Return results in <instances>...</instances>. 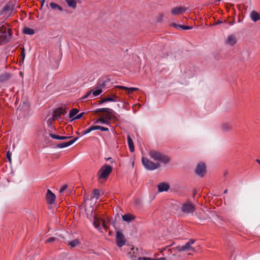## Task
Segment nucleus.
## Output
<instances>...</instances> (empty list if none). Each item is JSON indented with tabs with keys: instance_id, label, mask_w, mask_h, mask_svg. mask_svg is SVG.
I'll list each match as a JSON object with an SVG mask.
<instances>
[{
	"instance_id": "1",
	"label": "nucleus",
	"mask_w": 260,
	"mask_h": 260,
	"mask_svg": "<svg viewBox=\"0 0 260 260\" xmlns=\"http://www.w3.org/2000/svg\"><path fill=\"white\" fill-rule=\"evenodd\" d=\"M150 155L153 160L158 161L164 164H167L170 161V159L168 156L157 151H151Z\"/></svg>"
},
{
	"instance_id": "2",
	"label": "nucleus",
	"mask_w": 260,
	"mask_h": 260,
	"mask_svg": "<svg viewBox=\"0 0 260 260\" xmlns=\"http://www.w3.org/2000/svg\"><path fill=\"white\" fill-rule=\"evenodd\" d=\"M112 168L111 166L104 165L102 166L97 173V176L99 179H106L111 173Z\"/></svg>"
},
{
	"instance_id": "3",
	"label": "nucleus",
	"mask_w": 260,
	"mask_h": 260,
	"mask_svg": "<svg viewBox=\"0 0 260 260\" xmlns=\"http://www.w3.org/2000/svg\"><path fill=\"white\" fill-rule=\"evenodd\" d=\"M11 32L10 29L7 30L6 27L0 28V42L3 44H6L11 38Z\"/></svg>"
},
{
	"instance_id": "4",
	"label": "nucleus",
	"mask_w": 260,
	"mask_h": 260,
	"mask_svg": "<svg viewBox=\"0 0 260 260\" xmlns=\"http://www.w3.org/2000/svg\"><path fill=\"white\" fill-rule=\"evenodd\" d=\"M142 161L144 167L148 170H154L159 167V163H154L144 157L142 158Z\"/></svg>"
},
{
	"instance_id": "5",
	"label": "nucleus",
	"mask_w": 260,
	"mask_h": 260,
	"mask_svg": "<svg viewBox=\"0 0 260 260\" xmlns=\"http://www.w3.org/2000/svg\"><path fill=\"white\" fill-rule=\"evenodd\" d=\"M195 210L196 208L194 205L189 202L182 204L181 206L182 212L187 214H192Z\"/></svg>"
},
{
	"instance_id": "6",
	"label": "nucleus",
	"mask_w": 260,
	"mask_h": 260,
	"mask_svg": "<svg viewBox=\"0 0 260 260\" xmlns=\"http://www.w3.org/2000/svg\"><path fill=\"white\" fill-rule=\"evenodd\" d=\"M116 239L117 245L119 247H121L123 245H124L125 243V241L122 230H117Z\"/></svg>"
},
{
	"instance_id": "7",
	"label": "nucleus",
	"mask_w": 260,
	"mask_h": 260,
	"mask_svg": "<svg viewBox=\"0 0 260 260\" xmlns=\"http://www.w3.org/2000/svg\"><path fill=\"white\" fill-rule=\"evenodd\" d=\"M206 170L205 164L203 162H200L197 164L195 169V173L198 176L202 177L206 172Z\"/></svg>"
},
{
	"instance_id": "8",
	"label": "nucleus",
	"mask_w": 260,
	"mask_h": 260,
	"mask_svg": "<svg viewBox=\"0 0 260 260\" xmlns=\"http://www.w3.org/2000/svg\"><path fill=\"white\" fill-rule=\"evenodd\" d=\"M78 139V137H76L68 142L59 143L57 145L56 147L58 148H63L69 147L74 144Z\"/></svg>"
},
{
	"instance_id": "9",
	"label": "nucleus",
	"mask_w": 260,
	"mask_h": 260,
	"mask_svg": "<svg viewBox=\"0 0 260 260\" xmlns=\"http://www.w3.org/2000/svg\"><path fill=\"white\" fill-rule=\"evenodd\" d=\"M56 197L55 194L51 192L50 189L47 190L46 194V200L49 204H53L55 200Z\"/></svg>"
},
{
	"instance_id": "10",
	"label": "nucleus",
	"mask_w": 260,
	"mask_h": 260,
	"mask_svg": "<svg viewBox=\"0 0 260 260\" xmlns=\"http://www.w3.org/2000/svg\"><path fill=\"white\" fill-rule=\"evenodd\" d=\"M237 42V40L235 36L233 35H229L226 39L225 40V43L226 45L230 46H233Z\"/></svg>"
},
{
	"instance_id": "11",
	"label": "nucleus",
	"mask_w": 260,
	"mask_h": 260,
	"mask_svg": "<svg viewBox=\"0 0 260 260\" xmlns=\"http://www.w3.org/2000/svg\"><path fill=\"white\" fill-rule=\"evenodd\" d=\"M157 187L158 191L160 192L167 191L170 188V185L169 184L165 182L160 183L158 185Z\"/></svg>"
},
{
	"instance_id": "12",
	"label": "nucleus",
	"mask_w": 260,
	"mask_h": 260,
	"mask_svg": "<svg viewBox=\"0 0 260 260\" xmlns=\"http://www.w3.org/2000/svg\"><path fill=\"white\" fill-rule=\"evenodd\" d=\"M232 127V125L229 123H223L221 125V131L226 133L231 131Z\"/></svg>"
},
{
	"instance_id": "13",
	"label": "nucleus",
	"mask_w": 260,
	"mask_h": 260,
	"mask_svg": "<svg viewBox=\"0 0 260 260\" xmlns=\"http://www.w3.org/2000/svg\"><path fill=\"white\" fill-rule=\"evenodd\" d=\"M185 10L186 9L183 7H176L171 10V13L174 15H176L180 13H182L185 12Z\"/></svg>"
},
{
	"instance_id": "14",
	"label": "nucleus",
	"mask_w": 260,
	"mask_h": 260,
	"mask_svg": "<svg viewBox=\"0 0 260 260\" xmlns=\"http://www.w3.org/2000/svg\"><path fill=\"white\" fill-rule=\"evenodd\" d=\"M14 7V5L12 4L11 3H9L6 4L3 8L1 14H3L10 10H13Z\"/></svg>"
},
{
	"instance_id": "15",
	"label": "nucleus",
	"mask_w": 260,
	"mask_h": 260,
	"mask_svg": "<svg viewBox=\"0 0 260 260\" xmlns=\"http://www.w3.org/2000/svg\"><path fill=\"white\" fill-rule=\"evenodd\" d=\"M106 119H104V118H100L98 119H97L95 121V123H98L99 122H101L102 123H104L106 125H110V117L108 115H106Z\"/></svg>"
},
{
	"instance_id": "16",
	"label": "nucleus",
	"mask_w": 260,
	"mask_h": 260,
	"mask_svg": "<svg viewBox=\"0 0 260 260\" xmlns=\"http://www.w3.org/2000/svg\"><path fill=\"white\" fill-rule=\"evenodd\" d=\"M250 18L252 21L256 22L260 20V14L255 11H253L250 13Z\"/></svg>"
},
{
	"instance_id": "17",
	"label": "nucleus",
	"mask_w": 260,
	"mask_h": 260,
	"mask_svg": "<svg viewBox=\"0 0 260 260\" xmlns=\"http://www.w3.org/2000/svg\"><path fill=\"white\" fill-rule=\"evenodd\" d=\"M127 142H128L129 151L131 152H133L135 150V147H134L133 139L129 135L127 136Z\"/></svg>"
},
{
	"instance_id": "18",
	"label": "nucleus",
	"mask_w": 260,
	"mask_h": 260,
	"mask_svg": "<svg viewBox=\"0 0 260 260\" xmlns=\"http://www.w3.org/2000/svg\"><path fill=\"white\" fill-rule=\"evenodd\" d=\"M122 218L124 221L130 222L135 219V216L130 214H126L122 216Z\"/></svg>"
},
{
	"instance_id": "19",
	"label": "nucleus",
	"mask_w": 260,
	"mask_h": 260,
	"mask_svg": "<svg viewBox=\"0 0 260 260\" xmlns=\"http://www.w3.org/2000/svg\"><path fill=\"white\" fill-rule=\"evenodd\" d=\"M11 77L10 73H6L0 75V82H4L8 80Z\"/></svg>"
},
{
	"instance_id": "20",
	"label": "nucleus",
	"mask_w": 260,
	"mask_h": 260,
	"mask_svg": "<svg viewBox=\"0 0 260 260\" xmlns=\"http://www.w3.org/2000/svg\"><path fill=\"white\" fill-rule=\"evenodd\" d=\"M184 251H187L188 250L194 251L195 249L192 247L188 243V242L184 244V245H182V248L181 249Z\"/></svg>"
},
{
	"instance_id": "21",
	"label": "nucleus",
	"mask_w": 260,
	"mask_h": 260,
	"mask_svg": "<svg viewBox=\"0 0 260 260\" xmlns=\"http://www.w3.org/2000/svg\"><path fill=\"white\" fill-rule=\"evenodd\" d=\"M118 87L119 88H120V89H124V90H127V93L128 94H129V93H132L133 91H137V90H139V88H136V87H130V88H128V87H125V86H119Z\"/></svg>"
},
{
	"instance_id": "22",
	"label": "nucleus",
	"mask_w": 260,
	"mask_h": 260,
	"mask_svg": "<svg viewBox=\"0 0 260 260\" xmlns=\"http://www.w3.org/2000/svg\"><path fill=\"white\" fill-rule=\"evenodd\" d=\"M23 32L26 35H32L35 34V30L29 27H24L23 30Z\"/></svg>"
},
{
	"instance_id": "23",
	"label": "nucleus",
	"mask_w": 260,
	"mask_h": 260,
	"mask_svg": "<svg viewBox=\"0 0 260 260\" xmlns=\"http://www.w3.org/2000/svg\"><path fill=\"white\" fill-rule=\"evenodd\" d=\"M117 97L116 95H113V97H109L103 100L100 104H102L105 102H115L117 101Z\"/></svg>"
},
{
	"instance_id": "24",
	"label": "nucleus",
	"mask_w": 260,
	"mask_h": 260,
	"mask_svg": "<svg viewBox=\"0 0 260 260\" xmlns=\"http://www.w3.org/2000/svg\"><path fill=\"white\" fill-rule=\"evenodd\" d=\"M69 7L75 8L76 7V2L75 0H66Z\"/></svg>"
},
{
	"instance_id": "25",
	"label": "nucleus",
	"mask_w": 260,
	"mask_h": 260,
	"mask_svg": "<svg viewBox=\"0 0 260 260\" xmlns=\"http://www.w3.org/2000/svg\"><path fill=\"white\" fill-rule=\"evenodd\" d=\"M79 244V241L78 239H75L69 242V245L71 247H75Z\"/></svg>"
},
{
	"instance_id": "26",
	"label": "nucleus",
	"mask_w": 260,
	"mask_h": 260,
	"mask_svg": "<svg viewBox=\"0 0 260 260\" xmlns=\"http://www.w3.org/2000/svg\"><path fill=\"white\" fill-rule=\"evenodd\" d=\"M78 112V110L77 109H73L71 111H70L69 113V117L70 118H72L73 119V118L75 117L74 116H76Z\"/></svg>"
},
{
	"instance_id": "27",
	"label": "nucleus",
	"mask_w": 260,
	"mask_h": 260,
	"mask_svg": "<svg viewBox=\"0 0 260 260\" xmlns=\"http://www.w3.org/2000/svg\"><path fill=\"white\" fill-rule=\"evenodd\" d=\"M95 130L94 126H91L89 128L83 131L82 133V135H85L90 133L91 131Z\"/></svg>"
},
{
	"instance_id": "28",
	"label": "nucleus",
	"mask_w": 260,
	"mask_h": 260,
	"mask_svg": "<svg viewBox=\"0 0 260 260\" xmlns=\"http://www.w3.org/2000/svg\"><path fill=\"white\" fill-rule=\"evenodd\" d=\"M50 5L51 8L52 9L55 10L56 9H57L59 11H62V8L60 6L57 5V4H55L54 3H51Z\"/></svg>"
},
{
	"instance_id": "29",
	"label": "nucleus",
	"mask_w": 260,
	"mask_h": 260,
	"mask_svg": "<svg viewBox=\"0 0 260 260\" xmlns=\"http://www.w3.org/2000/svg\"><path fill=\"white\" fill-rule=\"evenodd\" d=\"M52 119L49 118L47 121V124L49 131H52L54 128V126L52 124Z\"/></svg>"
},
{
	"instance_id": "30",
	"label": "nucleus",
	"mask_w": 260,
	"mask_h": 260,
	"mask_svg": "<svg viewBox=\"0 0 260 260\" xmlns=\"http://www.w3.org/2000/svg\"><path fill=\"white\" fill-rule=\"evenodd\" d=\"M102 91V90L101 89H97L95 90L91 91V93L92 94L93 96L95 97L100 95Z\"/></svg>"
},
{
	"instance_id": "31",
	"label": "nucleus",
	"mask_w": 260,
	"mask_h": 260,
	"mask_svg": "<svg viewBox=\"0 0 260 260\" xmlns=\"http://www.w3.org/2000/svg\"><path fill=\"white\" fill-rule=\"evenodd\" d=\"M95 130L100 129L103 132H107L109 131V129L107 127H103L99 125L94 126Z\"/></svg>"
},
{
	"instance_id": "32",
	"label": "nucleus",
	"mask_w": 260,
	"mask_h": 260,
	"mask_svg": "<svg viewBox=\"0 0 260 260\" xmlns=\"http://www.w3.org/2000/svg\"><path fill=\"white\" fill-rule=\"evenodd\" d=\"M92 198H95L96 200L99 199L100 196V191L99 190L95 189L92 192Z\"/></svg>"
},
{
	"instance_id": "33",
	"label": "nucleus",
	"mask_w": 260,
	"mask_h": 260,
	"mask_svg": "<svg viewBox=\"0 0 260 260\" xmlns=\"http://www.w3.org/2000/svg\"><path fill=\"white\" fill-rule=\"evenodd\" d=\"M60 115V113L55 112L52 115V116L51 117H49V118H51L52 120H54L55 119H57V118H59Z\"/></svg>"
},
{
	"instance_id": "34",
	"label": "nucleus",
	"mask_w": 260,
	"mask_h": 260,
	"mask_svg": "<svg viewBox=\"0 0 260 260\" xmlns=\"http://www.w3.org/2000/svg\"><path fill=\"white\" fill-rule=\"evenodd\" d=\"M179 28H181L182 30H188L191 29V27L189 26H185L183 25H179Z\"/></svg>"
},
{
	"instance_id": "35",
	"label": "nucleus",
	"mask_w": 260,
	"mask_h": 260,
	"mask_svg": "<svg viewBox=\"0 0 260 260\" xmlns=\"http://www.w3.org/2000/svg\"><path fill=\"white\" fill-rule=\"evenodd\" d=\"M106 112L108 113L107 115H108L116 114V112L113 109H110L108 108H107V110Z\"/></svg>"
},
{
	"instance_id": "36",
	"label": "nucleus",
	"mask_w": 260,
	"mask_h": 260,
	"mask_svg": "<svg viewBox=\"0 0 260 260\" xmlns=\"http://www.w3.org/2000/svg\"><path fill=\"white\" fill-rule=\"evenodd\" d=\"M49 136L53 139L60 140V136L56 135L55 134L50 133Z\"/></svg>"
},
{
	"instance_id": "37",
	"label": "nucleus",
	"mask_w": 260,
	"mask_h": 260,
	"mask_svg": "<svg viewBox=\"0 0 260 260\" xmlns=\"http://www.w3.org/2000/svg\"><path fill=\"white\" fill-rule=\"evenodd\" d=\"M108 108H98L95 110L96 112H106Z\"/></svg>"
},
{
	"instance_id": "38",
	"label": "nucleus",
	"mask_w": 260,
	"mask_h": 260,
	"mask_svg": "<svg viewBox=\"0 0 260 260\" xmlns=\"http://www.w3.org/2000/svg\"><path fill=\"white\" fill-rule=\"evenodd\" d=\"M7 159H8L9 162L11 163V153L9 151H8L7 152Z\"/></svg>"
},
{
	"instance_id": "39",
	"label": "nucleus",
	"mask_w": 260,
	"mask_h": 260,
	"mask_svg": "<svg viewBox=\"0 0 260 260\" xmlns=\"http://www.w3.org/2000/svg\"><path fill=\"white\" fill-rule=\"evenodd\" d=\"M83 114L84 113H81L80 114H77L76 116L73 118V119H79L83 116Z\"/></svg>"
},
{
	"instance_id": "40",
	"label": "nucleus",
	"mask_w": 260,
	"mask_h": 260,
	"mask_svg": "<svg viewBox=\"0 0 260 260\" xmlns=\"http://www.w3.org/2000/svg\"><path fill=\"white\" fill-rule=\"evenodd\" d=\"M55 240V238L50 237V238H48L47 240H46L45 242L46 243H51V242L54 241Z\"/></svg>"
},
{
	"instance_id": "41",
	"label": "nucleus",
	"mask_w": 260,
	"mask_h": 260,
	"mask_svg": "<svg viewBox=\"0 0 260 260\" xmlns=\"http://www.w3.org/2000/svg\"><path fill=\"white\" fill-rule=\"evenodd\" d=\"M138 260H153V258L146 257H139Z\"/></svg>"
},
{
	"instance_id": "42",
	"label": "nucleus",
	"mask_w": 260,
	"mask_h": 260,
	"mask_svg": "<svg viewBox=\"0 0 260 260\" xmlns=\"http://www.w3.org/2000/svg\"><path fill=\"white\" fill-rule=\"evenodd\" d=\"M91 91H88L85 94V95H84L82 98V100H84V99H87L91 94Z\"/></svg>"
},
{
	"instance_id": "43",
	"label": "nucleus",
	"mask_w": 260,
	"mask_h": 260,
	"mask_svg": "<svg viewBox=\"0 0 260 260\" xmlns=\"http://www.w3.org/2000/svg\"><path fill=\"white\" fill-rule=\"evenodd\" d=\"M72 138L71 136H60V140H66Z\"/></svg>"
},
{
	"instance_id": "44",
	"label": "nucleus",
	"mask_w": 260,
	"mask_h": 260,
	"mask_svg": "<svg viewBox=\"0 0 260 260\" xmlns=\"http://www.w3.org/2000/svg\"><path fill=\"white\" fill-rule=\"evenodd\" d=\"M21 55L22 56V59L24 60L25 58V51L24 48H23L22 50V51L21 52Z\"/></svg>"
},
{
	"instance_id": "45",
	"label": "nucleus",
	"mask_w": 260,
	"mask_h": 260,
	"mask_svg": "<svg viewBox=\"0 0 260 260\" xmlns=\"http://www.w3.org/2000/svg\"><path fill=\"white\" fill-rule=\"evenodd\" d=\"M106 159L107 160H109V162H110V163H111V164H113V163H114V159H113L112 157H109L106 158Z\"/></svg>"
},
{
	"instance_id": "46",
	"label": "nucleus",
	"mask_w": 260,
	"mask_h": 260,
	"mask_svg": "<svg viewBox=\"0 0 260 260\" xmlns=\"http://www.w3.org/2000/svg\"><path fill=\"white\" fill-rule=\"evenodd\" d=\"M195 242V240L193 239H189V240L188 241V243L191 246L192 244H193Z\"/></svg>"
},
{
	"instance_id": "47",
	"label": "nucleus",
	"mask_w": 260,
	"mask_h": 260,
	"mask_svg": "<svg viewBox=\"0 0 260 260\" xmlns=\"http://www.w3.org/2000/svg\"><path fill=\"white\" fill-rule=\"evenodd\" d=\"M116 115H117V114L116 113V114L109 115L110 117V119L111 118H113L114 119H117V117Z\"/></svg>"
},
{
	"instance_id": "48",
	"label": "nucleus",
	"mask_w": 260,
	"mask_h": 260,
	"mask_svg": "<svg viewBox=\"0 0 260 260\" xmlns=\"http://www.w3.org/2000/svg\"><path fill=\"white\" fill-rule=\"evenodd\" d=\"M182 248V246H177L176 247V249L178 251H184L183 250H182L181 249Z\"/></svg>"
},
{
	"instance_id": "49",
	"label": "nucleus",
	"mask_w": 260,
	"mask_h": 260,
	"mask_svg": "<svg viewBox=\"0 0 260 260\" xmlns=\"http://www.w3.org/2000/svg\"><path fill=\"white\" fill-rule=\"evenodd\" d=\"M67 188V186L64 185L60 189V192H63Z\"/></svg>"
},
{
	"instance_id": "50",
	"label": "nucleus",
	"mask_w": 260,
	"mask_h": 260,
	"mask_svg": "<svg viewBox=\"0 0 260 260\" xmlns=\"http://www.w3.org/2000/svg\"><path fill=\"white\" fill-rule=\"evenodd\" d=\"M170 246H166L165 247H163V248H161L160 249H159V250H160V252H162L166 250V249L169 247Z\"/></svg>"
},
{
	"instance_id": "51",
	"label": "nucleus",
	"mask_w": 260,
	"mask_h": 260,
	"mask_svg": "<svg viewBox=\"0 0 260 260\" xmlns=\"http://www.w3.org/2000/svg\"><path fill=\"white\" fill-rule=\"evenodd\" d=\"M153 260H166L165 257H159L157 258H153Z\"/></svg>"
},
{
	"instance_id": "52",
	"label": "nucleus",
	"mask_w": 260,
	"mask_h": 260,
	"mask_svg": "<svg viewBox=\"0 0 260 260\" xmlns=\"http://www.w3.org/2000/svg\"><path fill=\"white\" fill-rule=\"evenodd\" d=\"M172 25L173 26L175 27H178V28H179V26L180 25H178V24H175V23H173V24H172Z\"/></svg>"
},
{
	"instance_id": "53",
	"label": "nucleus",
	"mask_w": 260,
	"mask_h": 260,
	"mask_svg": "<svg viewBox=\"0 0 260 260\" xmlns=\"http://www.w3.org/2000/svg\"><path fill=\"white\" fill-rule=\"evenodd\" d=\"M255 161L258 164V165L260 166V160L257 159L255 160Z\"/></svg>"
},
{
	"instance_id": "54",
	"label": "nucleus",
	"mask_w": 260,
	"mask_h": 260,
	"mask_svg": "<svg viewBox=\"0 0 260 260\" xmlns=\"http://www.w3.org/2000/svg\"><path fill=\"white\" fill-rule=\"evenodd\" d=\"M45 2V0H41L42 6H43V5H44Z\"/></svg>"
},
{
	"instance_id": "55",
	"label": "nucleus",
	"mask_w": 260,
	"mask_h": 260,
	"mask_svg": "<svg viewBox=\"0 0 260 260\" xmlns=\"http://www.w3.org/2000/svg\"><path fill=\"white\" fill-rule=\"evenodd\" d=\"M94 225L96 228H98V225L96 224V223L95 222H94Z\"/></svg>"
},
{
	"instance_id": "56",
	"label": "nucleus",
	"mask_w": 260,
	"mask_h": 260,
	"mask_svg": "<svg viewBox=\"0 0 260 260\" xmlns=\"http://www.w3.org/2000/svg\"><path fill=\"white\" fill-rule=\"evenodd\" d=\"M228 192V189H225L224 191V193H226Z\"/></svg>"
},
{
	"instance_id": "57",
	"label": "nucleus",
	"mask_w": 260,
	"mask_h": 260,
	"mask_svg": "<svg viewBox=\"0 0 260 260\" xmlns=\"http://www.w3.org/2000/svg\"><path fill=\"white\" fill-rule=\"evenodd\" d=\"M233 22H231V25H233Z\"/></svg>"
}]
</instances>
